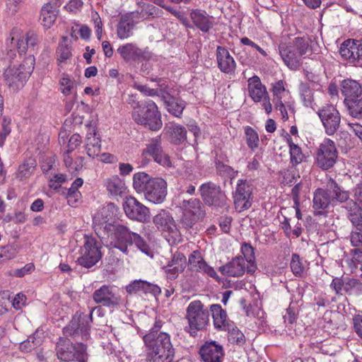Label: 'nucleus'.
<instances>
[{
    "label": "nucleus",
    "instance_id": "423d86ee",
    "mask_svg": "<svg viewBox=\"0 0 362 362\" xmlns=\"http://www.w3.org/2000/svg\"><path fill=\"white\" fill-rule=\"evenodd\" d=\"M180 208L182 210V215L179 221L180 227L187 230L191 229L206 215L204 206L197 198L184 199L180 204Z\"/></svg>",
    "mask_w": 362,
    "mask_h": 362
},
{
    "label": "nucleus",
    "instance_id": "39448f33",
    "mask_svg": "<svg viewBox=\"0 0 362 362\" xmlns=\"http://www.w3.org/2000/svg\"><path fill=\"white\" fill-rule=\"evenodd\" d=\"M186 318L189 324V333L195 337L197 332L203 330L209 322V312L204 308L200 300L192 301L186 310Z\"/></svg>",
    "mask_w": 362,
    "mask_h": 362
},
{
    "label": "nucleus",
    "instance_id": "de8ad7c7",
    "mask_svg": "<svg viewBox=\"0 0 362 362\" xmlns=\"http://www.w3.org/2000/svg\"><path fill=\"white\" fill-rule=\"evenodd\" d=\"M288 145L292 165H296L302 163L305 160V156L303 153L301 148L298 145L293 143L291 139L288 140Z\"/></svg>",
    "mask_w": 362,
    "mask_h": 362
},
{
    "label": "nucleus",
    "instance_id": "9d476101",
    "mask_svg": "<svg viewBox=\"0 0 362 362\" xmlns=\"http://www.w3.org/2000/svg\"><path fill=\"white\" fill-rule=\"evenodd\" d=\"M338 151L333 141L326 139L320 145L316 153V164L322 170L332 168L337 162Z\"/></svg>",
    "mask_w": 362,
    "mask_h": 362
},
{
    "label": "nucleus",
    "instance_id": "8fccbe9b",
    "mask_svg": "<svg viewBox=\"0 0 362 362\" xmlns=\"http://www.w3.org/2000/svg\"><path fill=\"white\" fill-rule=\"evenodd\" d=\"M245 136L247 146L252 151L259 146V136L257 132L252 127L247 126L245 128Z\"/></svg>",
    "mask_w": 362,
    "mask_h": 362
},
{
    "label": "nucleus",
    "instance_id": "0e129e2a",
    "mask_svg": "<svg viewBox=\"0 0 362 362\" xmlns=\"http://www.w3.org/2000/svg\"><path fill=\"white\" fill-rule=\"evenodd\" d=\"M56 162V156L49 155L45 156L42 158L41 168L44 173L49 171L54 166Z\"/></svg>",
    "mask_w": 362,
    "mask_h": 362
},
{
    "label": "nucleus",
    "instance_id": "f8f14e48",
    "mask_svg": "<svg viewBox=\"0 0 362 362\" xmlns=\"http://www.w3.org/2000/svg\"><path fill=\"white\" fill-rule=\"evenodd\" d=\"M93 299L97 304L109 308L118 307L122 303L121 296L114 286L103 285L93 293Z\"/></svg>",
    "mask_w": 362,
    "mask_h": 362
},
{
    "label": "nucleus",
    "instance_id": "e2e57ef3",
    "mask_svg": "<svg viewBox=\"0 0 362 362\" xmlns=\"http://www.w3.org/2000/svg\"><path fill=\"white\" fill-rule=\"evenodd\" d=\"M141 291L146 294L151 293L155 297L158 296L161 293V288L158 285L146 281H143Z\"/></svg>",
    "mask_w": 362,
    "mask_h": 362
},
{
    "label": "nucleus",
    "instance_id": "58836bf2",
    "mask_svg": "<svg viewBox=\"0 0 362 362\" xmlns=\"http://www.w3.org/2000/svg\"><path fill=\"white\" fill-rule=\"evenodd\" d=\"M241 252L245 258V262H247V273L252 274L257 269L255 262L254 249L249 243H244L241 247Z\"/></svg>",
    "mask_w": 362,
    "mask_h": 362
},
{
    "label": "nucleus",
    "instance_id": "6e6552de",
    "mask_svg": "<svg viewBox=\"0 0 362 362\" xmlns=\"http://www.w3.org/2000/svg\"><path fill=\"white\" fill-rule=\"evenodd\" d=\"M101 243L92 237H85V243L80 249L81 256L78 263L86 268H90L102 258Z\"/></svg>",
    "mask_w": 362,
    "mask_h": 362
},
{
    "label": "nucleus",
    "instance_id": "aec40b11",
    "mask_svg": "<svg viewBox=\"0 0 362 362\" xmlns=\"http://www.w3.org/2000/svg\"><path fill=\"white\" fill-rule=\"evenodd\" d=\"M204 362H222L224 356L223 346L215 341H206L199 349Z\"/></svg>",
    "mask_w": 362,
    "mask_h": 362
},
{
    "label": "nucleus",
    "instance_id": "603ef678",
    "mask_svg": "<svg viewBox=\"0 0 362 362\" xmlns=\"http://www.w3.org/2000/svg\"><path fill=\"white\" fill-rule=\"evenodd\" d=\"M216 169L219 175L226 178L233 179L238 174V171L220 160L216 161Z\"/></svg>",
    "mask_w": 362,
    "mask_h": 362
},
{
    "label": "nucleus",
    "instance_id": "c756f323",
    "mask_svg": "<svg viewBox=\"0 0 362 362\" xmlns=\"http://www.w3.org/2000/svg\"><path fill=\"white\" fill-rule=\"evenodd\" d=\"M165 129L169 136L170 141L173 144L180 145L187 140V129L180 124H170Z\"/></svg>",
    "mask_w": 362,
    "mask_h": 362
},
{
    "label": "nucleus",
    "instance_id": "a211bd4d",
    "mask_svg": "<svg viewBox=\"0 0 362 362\" xmlns=\"http://www.w3.org/2000/svg\"><path fill=\"white\" fill-rule=\"evenodd\" d=\"M167 194V183L160 177H154L150 181L148 189L144 193L145 198L154 204L162 203Z\"/></svg>",
    "mask_w": 362,
    "mask_h": 362
},
{
    "label": "nucleus",
    "instance_id": "c85d7f7f",
    "mask_svg": "<svg viewBox=\"0 0 362 362\" xmlns=\"http://www.w3.org/2000/svg\"><path fill=\"white\" fill-rule=\"evenodd\" d=\"M115 209L113 204H110L107 206L102 208L93 216V223L95 230H103L106 224H112L109 223L113 216L112 209Z\"/></svg>",
    "mask_w": 362,
    "mask_h": 362
},
{
    "label": "nucleus",
    "instance_id": "09e8293b",
    "mask_svg": "<svg viewBox=\"0 0 362 362\" xmlns=\"http://www.w3.org/2000/svg\"><path fill=\"white\" fill-rule=\"evenodd\" d=\"M299 93L304 105L310 107L314 100L313 91L307 83H301L299 86Z\"/></svg>",
    "mask_w": 362,
    "mask_h": 362
},
{
    "label": "nucleus",
    "instance_id": "052dcab7",
    "mask_svg": "<svg viewBox=\"0 0 362 362\" xmlns=\"http://www.w3.org/2000/svg\"><path fill=\"white\" fill-rule=\"evenodd\" d=\"M349 218L357 230L362 231V209L349 214Z\"/></svg>",
    "mask_w": 362,
    "mask_h": 362
},
{
    "label": "nucleus",
    "instance_id": "0eeeda50",
    "mask_svg": "<svg viewBox=\"0 0 362 362\" xmlns=\"http://www.w3.org/2000/svg\"><path fill=\"white\" fill-rule=\"evenodd\" d=\"M56 351L57 358L64 362L74 360L83 362L87 355L86 345L81 342L74 345L69 340H59L57 344Z\"/></svg>",
    "mask_w": 362,
    "mask_h": 362
},
{
    "label": "nucleus",
    "instance_id": "c9c22d12",
    "mask_svg": "<svg viewBox=\"0 0 362 362\" xmlns=\"http://www.w3.org/2000/svg\"><path fill=\"white\" fill-rule=\"evenodd\" d=\"M38 42L37 35L33 30H29L25 36L18 40L17 47L19 53H25L28 49H33Z\"/></svg>",
    "mask_w": 362,
    "mask_h": 362
},
{
    "label": "nucleus",
    "instance_id": "864d4df0",
    "mask_svg": "<svg viewBox=\"0 0 362 362\" xmlns=\"http://www.w3.org/2000/svg\"><path fill=\"white\" fill-rule=\"evenodd\" d=\"M133 244H134L142 252L146 255H149L151 253V249L148 243L140 235L136 233H132L131 235V240L128 243V245H130Z\"/></svg>",
    "mask_w": 362,
    "mask_h": 362
},
{
    "label": "nucleus",
    "instance_id": "72a5a7b5",
    "mask_svg": "<svg viewBox=\"0 0 362 362\" xmlns=\"http://www.w3.org/2000/svg\"><path fill=\"white\" fill-rule=\"evenodd\" d=\"M332 202L331 192L317 189L314 194L313 208L315 210L325 209L329 204H333Z\"/></svg>",
    "mask_w": 362,
    "mask_h": 362
},
{
    "label": "nucleus",
    "instance_id": "49530a36",
    "mask_svg": "<svg viewBox=\"0 0 362 362\" xmlns=\"http://www.w3.org/2000/svg\"><path fill=\"white\" fill-rule=\"evenodd\" d=\"M83 183V179L77 178L68 189L66 198L69 205L73 206L78 201V199L80 197V192L78 191V189L82 186Z\"/></svg>",
    "mask_w": 362,
    "mask_h": 362
},
{
    "label": "nucleus",
    "instance_id": "bb28decb",
    "mask_svg": "<svg viewBox=\"0 0 362 362\" xmlns=\"http://www.w3.org/2000/svg\"><path fill=\"white\" fill-rule=\"evenodd\" d=\"M117 51L127 62H136L144 57V52L134 43L122 45Z\"/></svg>",
    "mask_w": 362,
    "mask_h": 362
},
{
    "label": "nucleus",
    "instance_id": "37998d69",
    "mask_svg": "<svg viewBox=\"0 0 362 362\" xmlns=\"http://www.w3.org/2000/svg\"><path fill=\"white\" fill-rule=\"evenodd\" d=\"M36 165V160L34 158L26 159L18 168V177L21 180L29 177L33 173Z\"/></svg>",
    "mask_w": 362,
    "mask_h": 362
},
{
    "label": "nucleus",
    "instance_id": "69168bd1",
    "mask_svg": "<svg viewBox=\"0 0 362 362\" xmlns=\"http://www.w3.org/2000/svg\"><path fill=\"white\" fill-rule=\"evenodd\" d=\"M59 83L61 86L62 93L63 94L68 95L71 93L74 87V82L69 77L64 76L60 80Z\"/></svg>",
    "mask_w": 362,
    "mask_h": 362
},
{
    "label": "nucleus",
    "instance_id": "ea45409f",
    "mask_svg": "<svg viewBox=\"0 0 362 362\" xmlns=\"http://www.w3.org/2000/svg\"><path fill=\"white\" fill-rule=\"evenodd\" d=\"M287 45L293 48L300 58L306 54L310 49L309 41L305 37H295L291 42Z\"/></svg>",
    "mask_w": 362,
    "mask_h": 362
},
{
    "label": "nucleus",
    "instance_id": "c03bdc74",
    "mask_svg": "<svg viewBox=\"0 0 362 362\" xmlns=\"http://www.w3.org/2000/svg\"><path fill=\"white\" fill-rule=\"evenodd\" d=\"M344 292L349 296H361L362 294V283L357 279L346 277Z\"/></svg>",
    "mask_w": 362,
    "mask_h": 362
},
{
    "label": "nucleus",
    "instance_id": "6e6d98bb",
    "mask_svg": "<svg viewBox=\"0 0 362 362\" xmlns=\"http://www.w3.org/2000/svg\"><path fill=\"white\" fill-rule=\"evenodd\" d=\"M274 95V102L282 101L283 97L285 94L288 93L284 87V83L282 80H280L273 85L272 88Z\"/></svg>",
    "mask_w": 362,
    "mask_h": 362
},
{
    "label": "nucleus",
    "instance_id": "473e14b6",
    "mask_svg": "<svg viewBox=\"0 0 362 362\" xmlns=\"http://www.w3.org/2000/svg\"><path fill=\"white\" fill-rule=\"evenodd\" d=\"M214 320V327L220 330H226L227 323V313L219 304H213L210 306Z\"/></svg>",
    "mask_w": 362,
    "mask_h": 362
},
{
    "label": "nucleus",
    "instance_id": "e433bc0d",
    "mask_svg": "<svg viewBox=\"0 0 362 362\" xmlns=\"http://www.w3.org/2000/svg\"><path fill=\"white\" fill-rule=\"evenodd\" d=\"M344 103L351 117L362 119V96L354 99H344Z\"/></svg>",
    "mask_w": 362,
    "mask_h": 362
},
{
    "label": "nucleus",
    "instance_id": "b1692460",
    "mask_svg": "<svg viewBox=\"0 0 362 362\" xmlns=\"http://www.w3.org/2000/svg\"><path fill=\"white\" fill-rule=\"evenodd\" d=\"M249 95L255 103H259L267 98L268 93L266 87L262 83L257 76L250 78L247 81Z\"/></svg>",
    "mask_w": 362,
    "mask_h": 362
},
{
    "label": "nucleus",
    "instance_id": "f257e3e1",
    "mask_svg": "<svg viewBox=\"0 0 362 362\" xmlns=\"http://www.w3.org/2000/svg\"><path fill=\"white\" fill-rule=\"evenodd\" d=\"M161 327L162 322L156 320L149 332L144 337V341L153 362H172L175 349L170 335L167 332H159Z\"/></svg>",
    "mask_w": 362,
    "mask_h": 362
},
{
    "label": "nucleus",
    "instance_id": "774afa93",
    "mask_svg": "<svg viewBox=\"0 0 362 362\" xmlns=\"http://www.w3.org/2000/svg\"><path fill=\"white\" fill-rule=\"evenodd\" d=\"M153 159L155 162L165 168H170L173 165L170 156L163 150Z\"/></svg>",
    "mask_w": 362,
    "mask_h": 362
},
{
    "label": "nucleus",
    "instance_id": "20e7f679",
    "mask_svg": "<svg viewBox=\"0 0 362 362\" xmlns=\"http://www.w3.org/2000/svg\"><path fill=\"white\" fill-rule=\"evenodd\" d=\"M34 58H27L18 67H8L4 72V79L12 90L22 88L34 69Z\"/></svg>",
    "mask_w": 362,
    "mask_h": 362
},
{
    "label": "nucleus",
    "instance_id": "393cba45",
    "mask_svg": "<svg viewBox=\"0 0 362 362\" xmlns=\"http://www.w3.org/2000/svg\"><path fill=\"white\" fill-rule=\"evenodd\" d=\"M104 186L108 194L112 197H122L127 191L124 180L118 175H112L106 178L104 180Z\"/></svg>",
    "mask_w": 362,
    "mask_h": 362
},
{
    "label": "nucleus",
    "instance_id": "1a4fd4ad",
    "mask_svg": "<svg viewBox=\"0 0 362 362\" xmlns=\"http://www.w3.org/2000/svg\"><path fill=\"white\" fill-rule=\"evenodd\" d=\"M253 182L247 180H239L233 194L234 205L237 211L241 212L252 206Z\"/></svg>",
    "mask_w": 362,
    "mask_h": 362
},
{
    "label": "nucleus",
    "instance_id": "2f4dec72",
    "mask_svg": "<svg viewBox=\"0 0 362 362\" xmlns=\"http://www.w3.org/2000/svg\"><path fill=\"white\" fill-rule=\"evenodd\" d=\"M341 90L345 99H354L361 96L362 85L355 80L345 79L341 82Z\"/></svg>",
    "mask_w": 362,
    "mask_h": 362
},
{
    "label": "nucleus",
    "instance_id": "cd10ccee",
    "mask_svg": "<svg viewBox=\"0 0 362 362\" xmlns=\"http://www.w3.org/2000/svg\"><path fill=\"white\" fill-rule=\"evenodd\" d=\"M135 22L132 14L127 13L120 17L117 26V34L119 39H126L133 35Z\"/></svg>",
    "mask_w": 362,
    "mask_h": 362
},
{
    "label": "nucleus",
    "instance_id": "9b49d317",
    "mask_svg": "<svg viewBox=\"0 0 362 362\" xmlns=\"http://www.w3.org/2000/svg\"><path fill=\"white\" fill-rule=\"evenodd\" d=\"M200 196L208 206H221L226 199L221 187L213 182H207L199 187Z\"/></svg>",
    "mask_w": 362,
    "mask_h": 362
},
{
    "label": "nucleus",
    "instance_id": "6ab92c4d",
    "mask_svg": "<svg viewBox=\"0 0 362 362\" xmlns=\"http://www.w3.org/2000/svg\"><path fill=\"white\" fill-rule=\"evenodd\" d=\"M186 263L185 256L181 252H176L167 264L162 267V269L168 279L175 280L185 270Z\"/></svg>",
    "mask_w": 362,
    "mask_h": 362
},
{
    "label": "nucleus",
    "instance_id": "5701e85b",
    "mask_svg": "<svg viewBox=\"0 0 362 362\" xmlns=\"http://www.w3.org/2000/svg\"><path fill=\"white\" fill-rule=\"evenodd\" d=\"M279 51L284 64L291 70H297L302 65V59L287 44L281 43Z\"/></svg>",
    "mask_w": 362,
    "mask_h": 362
},
{
    "label": "nucleus",
    "instance_id": "680f3d73",
    "mask_svg": "<svg viewBox=\"0 0 362 362\" xmlns=\"http://www.w3.org/2000/svg\"><path fill=\"white\" fill-rule=\"evenodd\" d=\"M57 60L59 63L66 61L71 55L68 45L60 43L57 49Z\"/></svg>",
    "mask_w": 362,
    "mask_h": 362
},
{
    "label": "nucleus",
    "instance_id": "4d7b16f0",
    "mask_svg": "<svg viewBox=\"0 0 362 362\" xmlns=\"http://www.w3.org/2000/svg\"><path fill=\"white\" fill-rule=\"evenodd\" d=\"M228 340L238 345H243L245 342L244 334L237 327L228 330Z\"/></svg>",
    "mask_w": 362,
    "mask_h": 362
},
{
    "label": "nucleus",
    "instance_id": "4c0bfd02",
    "mask_svg": "<svg viewBox=\"0 0 362 362\" xmlns=\"http://www.w3.org/2000/svg\"><path fill=\"white\" fill-rule=\"evenodd\" d=\"M153 177L144 172H139L134 175L133 186L134 189L139 193H145L148 189L150 181Z\"/></svg>",
    "mask_w": 362,
    "mask_h": 362
},
{
    "label": "nucleus",
    "instance_id": "7c9ffc66",
    "mask_svg": "<svg viewBox=\"0 0 362 362\" xmlns=\"http://www.w3.org/2000/svg\"><path fill=\"white\" fill-rule=\"evenodd\" d=\"M190 17L194 24L202 32H208L213 25L212 18L204 11H192Z\"/></svg>",
    "mask_w": 362,
    "mask_h": 362
},
{
    "label": "nucleus",
    "instance_id": "ddd939ff",
    "mask_svg": "<svg viewBox=\"0 0 362 362\" xmlns=\"http://www.w3.org/2000/svg\"><path fill=\"white\" fill-rule=\"evenodd\" d=\"M317 115L323 124L325 133L333 135L339 129L341 116L339 111L332 105H326L317 111Z\"/></svg>",
    "mask_w": 362,
    "mask_h": 362
},
{
    "label": "nucleus",
    "instance_id": "3c124183",
    "mask_svg": "<svg viewBox=\"0 0 362 362\" xmlns=\"http://www.w3.org/2000/svg\"><path fill=\"white\" fill-rule=\"evenodd\" d=\"M290 267L295 276L301 277L303 275L305 267L298 254L294 253L292 255Z\"/></svg>",
    "mask_w": 362,
    "mask_h": 362
},
{
    "label": "nucleus",
    "instance_id": "338daca9",
    "mask_svg": "<svg viewBox=\"0 0 362 362\" xmlns=\"http://www.w3.org/2000/svg\"><path fill=\"white\" fill-rule=\"evenodd\" d=\"M133 87L140 91L145 95L148 96H155L157 94L160 93V91L156 90L154 88H151L146 85H141L138 82H134L133 84Z\"/></svg>",
    "mask_w": 362,
    "mask_h": 362
},
{
    "label": "nucleus",
    "instance_id": "f704fd0d",
    "mask_svg": "<svg viewBox=\"0 0 362 362\" xmlns=\"http://www.w3.org/2000/svg\"><path fill=\"white\" fill-rule=\"evenodd\" d=\"M57 11L51 4H45L41 9L40 21L46 28H49L55 22Z\"/></svg>",
    "mask_w": 362,
    "mask_h": 362
},
{
    "label": "nucleus",
    "instance_id": "4468645a",
    "mask_svg": "<svg viewBox=\"0 0 362 362\" xmlns=\"http://www.w3.org/2000/svg\"><path fill=\"white\" fill-rule=\"evenodd\" d=\"M88 320H92V313L88 316L80 315L77 317L75 315L69 324L64 328V334L66 336H71L76 339H78L79 337L82 339H88L89 330Z\"/></svg>",
    "mask_w": 362,
    "mask_h": 362
},
{
    "label": "nucleus",
    "instance_id": "dca6fc26",
    "mask_svg": "<svg viewBox=\"0 0 362 362\" xmlns=\"http://www.w3.org/2000/svg\"><path fill=\"white\" fill-rule=\"evenodd\" d=\"M123 208L126 215L131 219L146 222L150 218L149 209L134 197L127 198Z\"/></svg>",
    "mask_w": 362,
    "mask_h": 362
},
{
    "label": "nucleus",
    "instance_id": "13d9d810",
    "mask_svg": "<svg viewBox=\"0 0 362 362\" xmlns=\"http://www.w3.org/2000/svg\"><path fill=\"white\" fill-rule=\"evenodd\" d=\"M71 152H69V150H67L64 154V162L66 165V167L69 169V170L71 173L78 172L79 170L82 168V161L83 158H80L81 163L77 164L76 163L75 164H73L72 158L70 156V153Z\"/></svg>",
    "mask_w": 362,
    "mask_h": 362
},
{
    "label": "nucleus",
    "instance_id": "4be33fe9",
    "mask_svg": "<svg viewBox=\"0 0 362 362\" xmlns=\"http://www.w3.org/2000/svg\"><path fill=\"white\" fill-rule=\"evenodd\" d=\"M216 59L218 67L225 74H233L236 68V63L228 50L221 46H218L216 49Z\"/></svg>",
    "mask_w": 362,
    "mask_h": 362
},
{
    "label": "nucleus",
    "instance_id": "412c9836",
    "mask_svg": "<svg viewBox=\"0 0 362 362\" xmlns=\"http://www.w3.org/2000/svg\"><path fill=\"white\" fill-rule=\"evenodd\" d=\"M218 271L223 275L240 277L247 272L245 258L242 256L233 257L229 262L220 267Z\"/></svg>",
    "mask_w": 362,
    "mask_h": 362
},
{
    "label": "nucleus",
    "instance_id": "f3484780",
    "mask_svg": "<svg viewBox=\"0 0 362 362\" xmlns=\"http://www.w3.org/2000/svg\"><path fill=\"white\" fill-rule=\"evenodd\" d=\"M189 269L192 272L202 273L220 282L221 279L214 269L209 265L203 259L200 252L194 251L188 259Z\"/></svg>",
    "mask_w": 362,
    "mask_h": 362
},
{
    "label": "nucleus",
    "instance_id": "79ce46f5",
    "mask_svg": "<svg viewBox=\"0 0 362 362\" xmlns=\"http://www.w3.org/2000/svg\"><path fill=\"white\" fill-rule=\"evenodd\" d=\"M329 185L330 188L332 189L331 194L332 199H333V204H334L335 202L344 203L350 199L349 192L348 191L342 190L338 184L334 180H332Z\"/></svg>",
    "mask_w": 362,
    "mask_h": 362
},
{
    "label": "nucleus",
    "instance_id": "2eb2a0df",
    "mask_svg": "<svg viewBox=\"0 0 362 362\" xmlns=\"http://www.w3.org/2000/svg\"><path fill=\"white\" fill-rule=\"evenodd\" d=\"M104 233L117 240L116 247L122 252H127L128 243L131 240L132 232L121 224H106L104 226Z\"/></svg>",
    "mask_w": 362,
    "mask_h": 362
},
{
    "label": "nucleus",
    "instance_id": "f03ea898",
    "mask_svg": "<svg viewBox=\"0 0 362 362\" xmlns=\"http://www.w3.org/2000/svg\"><path fill=\"white\" fill-rule=\"evenodd\" d=\"M132 117L137 124L151 131H158L163 126L160 113L156 104L151 100L136 103L133 107Z\"/></svg>",
    "mask_w": 362,
    "mask_h": 362
},
{
    "label": "nucleus",
    "instance_id": "a878e982",
    "mask_svg": "<svg viewBox=\"0 0 362 362\" xmlns=\"http://www.w3.org/2000/svg\"><path fill=\"white\" fill-rule=\"evenodd\" d=\"M86 150L88 156L95 158L100 155L101 151L100 139L97 136L96 130L93 127H89L86 138Z\"/></svg>",
    "mask_w": 362,
    "mask_h": 362
},
{
    "label": "nucleus",
    "instance_id": "bf43d9fd",
    "mask_svg": "<svg viewBox=\"0 0 362 362\" xmlns=\"http://www.w3.org/2000/svg\"><path fill=\"white\" fill-rule=\"evenodd\" d=\"M11 121L10 119L4 117L1 123V130L0 132V148H3L6 137L11 132Z\"/></svg>",
    "mask_w": 362,
    "mask_h": 362
},
{
    "label": "nucleus",
    "instance_id": "7ed1b4c3",
    "mask_svg": "<svg viewBox=\"0 0 362 362\" xmlns=\"http://www.w3.org/2000/svg\"><path fill=\"white\" fill-rule=\"evenodd\" d=\"M153 223L170 245H177L182 241V234L172 214L161 210L153 218Z\"/></svg>",
    "mask_w": 362,
    "mask_h": 362
},
{
    "label": "nucleus",
    "instance_id": "5fc2aeb1",
    "mask_svg": "<svg viewBox=\"0 0 362 362\" xmlns=\"http://www.w3.org/2000/svg\"><path fill=\"white\" fill-rule=\"evenodd\" d=\"M351 40L344 42L340 47L339 53L341 56L345 59L351 62H354V47L351 43Z\"/></svg>",
    "mask_w": 362,
    "mask_h": 362
},
{
    "label": "nucleus",
    "instance_id": "a18cd8bd",
    "mask_svg": "<svg viewBox=\"0 0 362 362\" xmlns=\"http://www.w3.org/2000/svg\"><path fill=\"white\" fill-rule=\"evenodd\" d=\"M162 151L161 138L157 136L151 139L149 143L146 144V148L143 151V155L149 156L153 158Z\"/></svg>",
    "mask_w": 362,
    "mask_h": 362
},
{
    "label": "nucleus",
    "instance_id": "a19ab883",
    "mask_svg": "<svg viewBox=\"0 0 362 362\" xmlns=\"http://www.w3.org/2000/svg\"><path fill=\"white\" fill-rule=\"evenodd\" d=\"M168 111L173 115L180 117L185 107V102L174 98L168 97L165 100Z\"/></svg>",
    "mask_w": 362,
    "mask_h": 362
}]
</instances>
